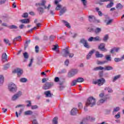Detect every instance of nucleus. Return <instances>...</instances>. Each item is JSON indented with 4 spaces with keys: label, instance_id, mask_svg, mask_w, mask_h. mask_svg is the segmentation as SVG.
<instances>
[{
    "label": "nucleus",
    "instance_id": "obj_1",
    "mask_svg": "<svg viewBox=\"0 0 124 124\" xmlns=\"http://www.w3.org/2000/svg\"><path fill=\"white\" fill-rule=\"evenodd\" d=\"M95 99L93 97H90L88 98L86 105V106H91V107H93V105H95Z\"/></svg>",
    "mask_w": 124,
    "mask_h": 124
},
{
    "label": "nucleus",
    "instance_id": "obj_2",
    "mask_svg": "<svg viewBox=\"0 0 124 124\" xmlns=\"http://www.w3.org/2000/svg\"><path fill=\"white\" fill-rule=\"evenodd\" d=\"M63 51H64V54L62 55L63 57L66 58V57L68 56L69 58H73V56H74V54L70 53L69 52V49H68V47H67L65 49H64Z\"/></svg>",
    "mask_w": 124,
    "mask_h": 124
},
{
    "label": "nucleus",
    "instance_id": "obj_3",
    "mask_svg": "<svg viewBox=\"0 0 124 124\" xmlns=\"http://www.w3.org/2000/svg\"><path fill=\"white\" fill-rule=\"evenodd\" d=\"M8 88L10 92H12V93L17 92V86L13 83H10Z\"/></svg>",
    "mask_w": 124,
    "mask_h": 124
},
{
    "label": "nucleus",
    "instance_id": "obj_4",
    "mask_svg": "<svg viewBox=\"0 0 124 124\" xmlns=\"http://www.w3.org/2000/svg\"><path fill=\"white\" fill-rule=\"evenodd\" d=\"M105 79L104 78H101L99 79H97V80L93 81V84H94V85H96L97 84L98 86H102L104 83H105Z\"/></svg>",
    "mask_w": 124,
    "mask_h": 124
},
{
    "label": "nucleus",
    "instance_id": "obj_5",
    "mask_svg": "<svg viewBox=\"0 0 124 124\" xmlns=\"http://www.w3.org/2000/svg\"><path fill=\"white\" fill-rule=\"evenodd\" d=\"M77 73H78V70L75 69H72L68 73V77L71 78V77H73V76L76 75Z\"/></svg>",
    "mask_w": 124,
    "mask_h": 124
},
{
    "label": "nucleus",
    "instance_id": "obj_6",
    "mask_svg": "<svg viewBox=\"0 0 124 124\" xmlns=\"http://www.w3.org/2000/svg\"><path fill=\"white\" fill-rule=\"evenodd\" d=\"M54 86V83L53 82H46L45 84H44L43 86V90H49V89H51L52 87Z\"/></svg>",
    "mask_w": 124,
    "mask_h": 124
},
{
    "label": "nucleus",
    "instance_id": "obj_7",
    "mask_svg": "<svg viewBox=\"0 0 124 124\" xmlns=\"http://www.w3.org/2000/svg\"><path fill=\"white\" fill-rule=\"evenodd\" d=\"M45 3H46V1L45 0H42V3H36V5H41L42 6H44L45 9H47V10H49L50 8H51V4H48V6H46L45 5Z\"/></svg>",
    "mask_w": 124,
    "mask_h": 124
},
{
    "label": "nucleus",
    "instance_id": "obj_8",
    "mask_svg": "<svg viewBox=\"0 0 124 124\" xmlns=\"http://www.w3.org/2000/svg\"><path fill=\"white\" fill-rule=\"evenodd\" d=\"M23 70L20 68L16 69L13 71V73H16L17 74V76L19 77H20V76L23 74Z\"/></svg>",
    "mask_w": 124,
    "mask_h": 124
},
{
    "label": "nucleus",
    "instance_id": "obj_9",
    "mask_svg": "<svg viewBox=\"0 0 124 124\" xmlns=\"http://www.w3.org/2000/svg\"><path fill=\"white\" fill-rule=\"evenodd\" d=\"M98 49L102 52H107L108 50L105 48V44L102 43L98 46Z\"/></svg>",
    "mask_w": 124,
    "mask_h": 124
},
{
    "label": "nucleus",
    "instance_id": "obj_10",
    "mask_svg": "<svg viewBox=\"0 0 124 124\" xmlns=\"http://www.w3.org/2000/svg\"><path fill=\"white\" fill-rule=\"evenodd\" d=\"M21 95H22V92L19 91L18 92H17V93L13 96V97H12V100H16L18 97H20Z\"/></svg>",
    "mask_w": 124,
    "mask_h": 124
},
{
    "label": "nucleus",
    "instance_id": "obj_11",
    "mask_svg": "<svg viewBox=\"0 0 124 124\" xmlns=\"http://www.w3.org/2000/svg\"><path fill=\"white\" fill-rule=\"evenodd\" d=\"M8 57L7 55L6 54V53H3L2 54V56H1V60L3 62H5L8 61Z\"/></svg>",
    "mask_w": 124,
    "mask_h": 124
},
{
    "label": "nucleus",
    "instance_id": "obj_12",
    "mask_svg": "<svg viewBox=\"0 0 124 124\" xmlns=\"http://www.w3.org/2000/svg\"><path fill=\"white\" fill-rule=\"evenodd\" d=\"M60 1H62V0H55V4H56L57 5V7L55 9L56 10H60L61 8H62V6L60 4H58L59 2H60Z\"/></svg>",
    "mask_w": 124,
    "mask_h": 124
},
{
    "label": "nucleus",
    "instance_id": "obj_13",
    "mask_svg": "<svg viewBox=\"0 0 124 124\" xmlns=\"http://www.w3.org/2000/svg\"><path fill=\"white\" fill-rule=\"evenodd\" d=\"M67 9H66V7H63L62 8H61L60 11V16H62V15H63V14H64L66 12V11Z\"/></svg>",
    "mask_w": 124,
    "mask_h": 124
},
{
    "label": "nucleus",
    "instance_id": "obj_14",
    "mask_svg": "<svg viewBox=\"0 0 124 124\" xmlns=\"http://www.w3.org/2000/svg\"><path fill=\"white\" fill-rule=\"evenodd\" d=\"M107 98H108V97H107V96H105L104 98L100 99L99 101L97 102V103L98 105H100V104H102V103H104V102H105V101L107 100Z\"/></svg>",
    "mask_w": 124,
    "mask_h": 124
},
{
    "label": "nucleus",
    "instance_id": "obj_15",
    "mask_svg": "<svg viewBox=\"0 0 124 124\" xmlns=\"http://www.w3.org/2000/svg\"><path fill=\"white\" fill-rule=\"evenodd\" d=\"M95 51V50L94 49H93L91 50L86 57L87 60H89V59H91V57H92V55H93Z\"/></svg>",
    "mask_w": 124,
    "mask_h": 124
},
{
    "label": "nucleus",
    "instance_id": "obj_16",
    "mask_svg": "<svg viewBox=\"0 0 124 124\" xmlns=\"http://www.w3.org/2000/svg\"><path fill=\"white\" fill-rule=\"evenodd\" d=\"M78 112V109L76 108H74L71 110V115L73 116H75Z\"/></svg>",
    "mask_w": 124,
    "mask_h": 124
},
{
    "label": "nucleus",
    "instance_id": "obj_17",
    "mask_svg": "<svg viewBox=\"0 0 124 124\" xmlns=\"http://www.w3.org/2000/svg\"><path fill=\"white\" fill-rule=\"evenodd\" d=\"M46 97H51L53 94L51 93V91H46L44 93Z\"/></svg>",
    "mask_w": 124,
    "mask_h": 124
},
{
    "label": "nucleus",
    "instance_id": "obj_18",
    "mask_svg": "<svg viewBox=\"0 0 124 124\" xmlns=\"http://www.w3.org/2000/svg\"><path fill=\"white\" fill-rule=\"evenodd\" d=\"M89 20L90 22H95V17L93 16H89Z\"/></svg>",
    "mask_w": 124,
    "mask_h": 124
},
{
    "label": "nucleus",
    "instance_id": "obj_19",
    "mask_svg": "<svg viewBox=\"0 0 124 124\" xmlns=\"http://www.w3.org/2000/svg\"><path fill=\"white\" fill-rule=\"evenodd\" d=\"M20 22H21V23H22V24H29V23H30V19H23L20 20Z\"/></svg>",
    "mask_w": 124,
    "mask_h": 124
},
{
    "label": "nucleus",
    "instance_id": "obj_20",
    "mask_svg": "<svg viewBox=\"0 0 124 124\" xmlns=\"http://www.w3.org/2000/svg\"><path fill=\"white\" fill-rule=\"evenodd\" d=\"M104 69V67L100 66L99 67H96L93 69V70L94 71H97V70H103Z\"/></svg>",
    "mask_w": 124,
    "mask_h": 124
},
{
    "label": "nucleus",
    "instance_id": "obj_21",
    "mask_svg": "<svg viewBox=\"0 0 124 124\" xmlns=\"http://www.w3.org/2000/svg\"><path fill=\"white\" fill-rule=\"evenodd\" d=\"M23 56L24 59H25L24 62H27V60L29 59V54H28L27 52H25L23 53Z\"/></svg>",
    "mask_w": 124,
    "mask_h": 124
},
{
    "label": "nucleus",
    "instance_id": "obj_22",
    "mask_svg": "<svg viewBox=\"0 0 124 124\" xmlns=\"http://www.w3.org/2000/svg\"><path fill=\"white\" fill-rule=\"evenodd\" d=\"M62 23H63V24H64L65 26L67 27V28H68V29H70L71 28L70 25L68 22H67V21L65 20H62Z\"/></svg>",
    "mask_w": 124,
    "mask_h": 124
},
{
    "label": "nucleus",
    "instance_id": "obj_23",
    "mask_svg": "<svg viewBox=\"0 0 124 124\" xmlns=\"http://www.w3.org/2000/svg\"><path fill=\"white\" fill-rule=\"evenodd\" d=\"M21 39H22V37L21 36H19L13 40V43L16 42V41H21Z\"/></svg>",
    "mask_w": 124,
    "mask_h": 124
},
{
    "label": "nucleus",
    "instance_id": "obj_24",
    "mask_svg": "<svg viewBox=\"0 0 124 124\" xmlns=\"http://www.w3.org/2000/svg\"><path fill=\"white\" fill-rule=\"evenodd\" d=\"M32 113L33 112H32V111L31 110H27L24 112V114L25 115V116L32 115Z\"/></svg>",
    "mask_w": 124,
    "mask_h": 124
},
{
    "label": "nucleus",
    "instance_id": "obj_25",
    "mask_svg": "<svg viewBox=\"0 0 124 124\" xmlns=\"http://www.w3.org/2000/svg\"><path fill=\"white\" fill-rule=\"evenodd\" d=\"M4 81V78L3 77V76H0V86H1L2 84H3V82Z\"/></svg>",
    "mask_w": 124,
    "mask_h": 124
},
{
    "label": "nucleus",
    "instance_id": "obj_26",
    "mask_svg": "<svg viewBox=\"0 0 124 124\" xmlns=\"http://www.w3.org/2000/svg\"><path fill=\"white\" fill-rule=\"evenodd\" d=\"M104 69L105 70H113V67L111 66H105V68H104Z\"/></svg>",
    "mask_w": 124,
    "mask_h": 124
},
{
    "label": "nucleus",
    "instance_id": "obj_27",
    "mask_svg": "<svg viewBox=\"0 0 124 124\" xmlns=\"http://www.w3.org/2000/svg\"><path fill=\"white\" fill-rule=\"evenodd\" d=\"M96 58H102L103 57V54L99 53V52L96 51L95 54Z\"/></svg>",
    "mask_w": 124,
    "mask_h": 124
},
{
    "label": "nucleus",
    "instance_id": "obj_28",
    "mask_svg": "<svg viewBox=\"0 0 124 124\" xmlns=\"http://www.w3.org/2000/svg\"><path fill=\"white\" fill-rule=\"evenodd\" d=\"M94 31L95 33H96V34H98V33H99V32H100V31H101V29H100L99 28H97Z\"/></svg>",
    "mask_w": 124,
    "mask_h": 124
},
{
    "label": "nucleus",
    "instance_id": "obj_29",
    "mask_svg": "<svg viewBox=\"0 0 124 124\" xmlns=\"http://www.w3.org/2000/svg\"><path fill=\"white\" fill-rule=\"evenodd\" d=\"M70 35H71V37L73 38H75L77 36L78 34L77 33H72L70 32Z\"/></svg>",
    "mask_w": 124,
    "mask_h": 124
},
{
    "label": "nucleus",
    "instance_id": "obj_30",
    "mask_svg": "<svg viewBox=\"0 0 124 124\" xmlns=\"http://www.w3.org/2000/svg\"><path fill=\"white\" fill-rule=\"evenodd\" d=\"M118 111H120V107H117L116 108H115L114 109H113V111L112 112V114H115V113H116V112H118Z\"/></svg>",
    "mask_w": 124,
    "mask_h": 124
},
{
    "label": "nucleus",
    "instance_id": "obj_31",
    "mask_svg": "<svg viewBox=\"0 0 124 124\" xmlns=\"http://www.w3.org/2000/svg\"><path fill=\"white\" fill-rule=\"evenodd\" d=\"M101 39H100V37L99 36H97L95 37H94L93 41H101Z\"/></svg>",
    "mask_w": 124,
    "mask_h": 124
},
{
    "label": "nucleus",
    "instance_id": "obj_32",
    "mask_svg": "<svg viewBox=\"0 0 124 124\" xmlns=\"http://www.w3.org/2000/svg\"><path fill=\"white\" fill-rule=\"evenodd\" d=\"M81 2H82L84 7L87 8V5L88 3H87V0H81Z\"/></svg>",
    "mask_w": 124,
    "mask_h": 124
},
{
    "label": "nucleus",
    "instance_id": "obj_33",
    "mask_svg": "<svg viewBox=\"0 0 124 124\" xmlns=\"http://www.w3.org/2000/svg\"><path fill=\"white\" fill-rule=\"evenodd\" d=\"M77 81L78 83H82V82H84V78H78L77 79Z\"/></svg>",
    "mask_w": 124,
    "mask_h": 124
},
{
    "label": "nucleus",
    "instance_id": "obj_34",
    "mask_svg": "<svg viewBox=\"0 0 124 124\" xmlns=\"http://www.w3.org/2000/svg\"><path fill=\"white\" fill-rule=\"evenodd\" d=\"M113 5H114V3L113 2H111L109 3V4H108L106 6V7H107V8H111V7H112V6H113Z\"/></svg>",
    "mask_w": 124,
    "mask_h": 124
},
{
    "label": "nucleus",
    "instance_id": "obj_35",
    "mask_svg": "<svg viewBox=\"0 0 124 124\" xmlns=\"http://www.w3.org/2000/svg\"><path fill=\"white\" fill-rule=\"evenodd\" d=\"M37 10L38 11L40 12V14H43L44 12V10L41 7L38 8Z\"/></svg>",
    "mask_w": 124,
    "mask_h": 124
},
{
    "label": "nucleus",
    "instance_id": "obj_36",
    "mask_svg": "<svg viewBox=\"0 0 124 124\" xmlns=\"http://www.w3.org/2000/svg\"><path fill=\"white\" fill-rule=\"evenodd\" d=\"M83 46H84L85 48H87V49H90V48H91V46L89 45V43H88V42L85 43L83 45Z\"/></svg>",
    "mask_w": 124,
    "mask_h": 124
},
{
    "label": "nucleus",
    "instance_id": "obj_37",
    "mask_svg": "<svg viewBox=\"0 0 124 124\" xmlns=\"http://www.w3.org/2000/svg\"><path fill=\"white\" fill-rule=\"evenodd\" d=\"M28 81V79H27L26 78H22L20 79V82L21 83H26Z\"/></svg>",
    "mask_w": 124,
    "mask_h": 124
},
{
    "label": "nucleus",
    "instance_id": "obj_38",
    "mask_svg": "<svg viewBox=\"0 0 124 124\" xmlns=\"http://www.w3.org/2000/svg\"><path fill=\"white\" fill-rule=\"evenodd\" d=\"M52 123L53 124H58V117H55L53 119Z\"/></svg>",
    "mask_w": 124,
    "mask_h": 124
},
{
    "label": "nucleus",
    "instance_id": "obj_39",
    "mask_svg": "<svg viewBox=\"0 0 124 124\" xmlns=\"http://www.w3.org/2000/svg\"><path fill=\"white\" fill-rule=\"evenodd\" d=\"M123 5H122V4H121V3H118L116 5V8L117 9H122V8H123Z\"/></svg>",
    "mask_w": 124,
    "mask_h": 124
},
{
    "label": "nucleus",
    "instance_id": "obj_40",
    "mask_svg": "<svg viewBox=\"0 0 124 124\" xmlns=\"http://www.w3.org/2000/svg\"><path fill=\"white\" fill-rule=\"evenodd\" d=\"M78 81L77 80H74L72 81V82L71 83V86H75V85H76V84H77Z\"/></svg>",
    "mask_w": 124,
    "mask_h": 124
},
{
    "label": "nucleus",
    "instance_id": "obj_41",
    "mask_svg": "<svg viewBox=\"0 0 124 124\" xmlns=\"http://www.w3.org/2000/svg\"><path fill=\"white\" fill-rule=\"evenodd\" d=\"M107 1H110V0H100L99 2V4H100V5H102V3L101 2H105Z\"/></svg>",
    "mask_w": 124,
    "mask_h": 124
},
{
    "label": "nucleus",
    "instance_id": "obj_42",
    "mask_svg": "<svg viewBox=\"0 0 124 124\" xmlns=\"http://www.w3.org/2000/svg\"><path fill=\"white\" fill-rule=\"evenodd\" d=\"M87 120H90V121H91V122H93V121H94L95 118L91 116H88V117H87Z\"/></svg>",
    "mask_w": 124,
    "mask_h": 124
},
{
    "label": "nucleus",
    "instance_id": "obj_43",
    "mask_svg": "<svg viewBox=\"0 0 124 124\" xmlns=\"http://www.w3.org/2000/svg\"><path fill=\"white\" fill-rule=\"evenodd\" d=\"M107 62V61H98L97 62V64H104V63H106Z\"/></svg>",
    "mask_w": 124,
    "mask_h": 124
},
{
    "label": "nucleus",
    "instance_id": "obj_44",
    "mask_svg": "<svg viewBox=\"0 0 124 124\" xmlns=\"http://www.w3.org/2000/svg\"><path fill=\"white\" fill-rule=\"evenodd\" d=\"M120 77H121V76L120 75L114 77L113 79V82L116 81L118 79H119V78H120Z\"/></svg>",
    "mask_w": 124,
    "mask_h": 124
},
{
    "label": "nucleus",
    "instance_id": "obj_45",
    "mask_svg": "<svg viewBox=\"0 0 124 124\" xmlns=\"http://www.w3.org/2000/svg\"><path fill=\"white\" fill-rule=\"evenodd\" d=\"M26 103H28V104L27 105V107H31V102L30 100L26 101Z\"/></svg>",
    "mask_w": 124,
    "mask_h": 124
},
{
    "label": "nucleus",
    "instance_id": "obj_46",
    "mask_svg": "<svg viewBox=\"0 0 124 124\" xmlns=\"http://www.w3.org/2000/svg\"><path fill=\"white\" fill-rule=\"evenodd\" d=\"M105 90L108 91V93H112L113 92V90H112V89L111 88H108V87H106L105 88Z\"/></svg>",
    "mask_w": 124,
    "mask_h": 124
},
{
    "label": "nucleus",
    "instance_id": "obj_47",
    "mask_svg": "<svg viewBox=\"0 0 124 124\" xmlns=\"http://www.w3.org/2000/svg\"><path fill=\"white\" fill-rule=\"evenodd\" d=\"M106 59L107 61H109V62H111V55H106Z\"/></svg>",
    "mask_w": 124,
    "mask_h": 124
},
{
    "label": "nucleus",
    "instance_id": "obj_48",
    "mask_svg": "<svg viewBox=\"0 0 124 124\" xmlns=\"http://www.w3.org/2000/svg\"><path fill=\"white\" fill-rule=\"evenodd\" d=\"M80 42L84 45L86 42H87V40H85V39H81Z\"/></svg>",
    "mask_w": 124,
    "mask_h": 124
},
{
    "label": "nucleus",
    "instance_id": "obj_49",
    "mask_svg": "<svg viewBox=\"0 0 124 124\" xmlns=\"http://www.w3.org/2000/svg\"><path fill=\"white\" fill-rule=\"evenodd\" d=\"M4 42H5L6 44H9V46H10L11 44L9 43V40L4 39Z\"/></svg>",
    "mask_w": 124,
    "mask_h": 124
},
{
    "label": "nucleus",
    "instance_id": "obj_50",
    "mask_svg": "<svg viewBox=\"0 0 124 124\" xmlns=\"http://www.w3.org/2000/svg\"><path fill=\"white\" fill-rule=\"evenodd\" d=\"M30 42H31V40H30L26 42L25 44V49H26L27 47H28V44H30Z\"/></svg>",
    "mask_w": 124,
    "mask_h": 124
},
{
    "label": "nucleus",
    "instance_id": "obj_51",
    "mask_svg": "<svg viewBox=\"0 0 124 124\" xmlns=\"http://www.w3.org/2000/svg\"><path fill=\"white\" fill-rule=\"evenodd\" d=\"M115 118L116 119H120L121 118V113L118 112L117 115L115 116Z\"/></svg>",
    "mask_w": 124,
    "mask_h": 124
},
{
    "label": "nucleus",
    "instance_id": "obj_52",
    "mask_svg": "<svg viewBox=\"0 0 124 124\" xmlns=\"http://www.w3.org/2000/svg\"><path fill=\"white\" fill-rule=\"evenodd\" d=\"M32 62H33V58H31V61H30V63L28 65V66L29 67H31V66L32 64Z\"/></svg>",
    "mask_w": 124,
    "mask_h": 124
},
{
    "label": "nucleus",
    "instance_id": "obj_53",
    "mask_svg": "<svg viewBox=\"0 0 124 124\" xmlns=\"http://www.w3.org/2000/svg\"><path fill=\"white\" fill-rule=\"evenodd\" d=\"M114 61L115 62H121L122 60L121 58H114Z\"/></svg>",
    "mask_w": 124,
    "mask_h": 124
},
{
    "label": "nucleus",
    "instance_id": "obj_54",
    "mask_svg": "<svg viewBox=\"0 0 124 124\" xmlns=\"http://www.w3.org/2000/svg\"><path fill=\"white\" fill-rule=\"evenodd\" d=\"M108 38H109V37L108 36V35H106L104 38H103V41H107L108 40Z\"/></svg>",
    "mask_w": 124,
    "mask_h": 124
},
{
    "label": "nucleus",
    "instance_id": "obj_55",
    "mask_svg": "<svg viewBox=\"0 0 124 124\" xmlns=\"http://www.w3.org/2000/svg\"><path fill=\"white\" fill-rule=\"evenodd\" d=\"M9 28L11 29H17L18 27L15 25H11L9 26Z\"/></svg>",
    "mask_w": 124,
    "mask_h": 124
},
{
    "label": "nucleus",
    "instance_id": "obj_56",
    "mask_svg": "<svg viewBox=\"0 0 124 124\" xmlns=\"http://www.w3.org/2000/svg\"><path fill=\"white\" fill-rule=\"evenodd\" d=\"M10 64H7L6 65H5L4 66V69H5V70H6V69H8V68H9V66H10Z\"/></svg>",
    "mask_w": 124,
    "mask_h": 124
},
{
    "label": "nucleus",
    "instance_id": "obj_57",
    "mask_svg": "<svg viewBox=\"0 0 124 124\" xmlns=\"http://www.w3.org/2000/svg\"><path fill=\"white\" fill-rule=\"evenodd\" d=\"M35 49L36 53H38V52H39V47L38 46H36Z\"/></svg>",
    "mask_w": 124,
    "mask_h": 124
},
{
    "label": "nucleus",
    "instance_id": "obj_58",
    "mask_svg": "<svg viewBox=\"0 0 124 124\" xmlns=\"http://www.w3.org/2000/svg\"><path fill=\"white\" fill-rule=\"evenodd\" d=\"M28 16H29V14L27 13H25L22 15L23 18H27Z\"/></svg>",
    "mask_w": 124,
    "mask_h": 124
},
{
    "label": "nucleus",
    "instance_id": "obj_59",
    "mask_svg": "<svg viewBox=\"0 0 124 124\" xmlns=\"http://www.w3.org/2000/svg\"><path fill=\"white\" fill-rule=\"evenodd\" d=\"M64 64L65 65H66L67 66V65H68V64H69V60L67 59L64 62Z\"/></svg>",
    "mask_w": 124,
    "mask_h": 124
},
{
    "label": "nucleus",
    "instance_id": "obj_60",
    "mask_svg": "<svg viewBox=\"0 0 124 124\" xmlns=\"http://www.w3.org/2000/svg\"><path fill=\"white\" fill-rule=\"evenodd\" d=\"M99 96L100 97H101V98H104L105 96H106L107 97H108V96H104V93H101L99 94Z\"/></svg>",
    "mask_w": 124,
    "mask_h": 124
},
{
    "label": "nucleus",
    "instance_id": "obj_61",
    "mask_svg": "<svg viewBox=\"0 0 124 124\" xmlns=\"http://www.w3.org/2000/svg\"><path fill=\"white\" fill-rule=\"evenodd\" d=\"M78 107L79 109H82L83 108V105H82V103H79L78 104Z\"/></svg>",
    "mask_w": 124,
    "mask_h": 124
},
{
    "label": "nucleus",
    "instance_id": "obj_62",
    "mask_svg": "<svg viewBox=\"0 0 124 124\" xmlns=\"http://www.w3.org/2000/svg\"><path fill=\"white\" fill-rule=\"evenodd\" d=\"M112 22H113V19H110L107 22V25H110L112 23Z\"/></svg>",
    "mask_w": 124,
    "mask_h": 124
},
{
    "label": "nucleus",
    "instance_id": "obj_63",
    "mask_svg": "<svg viewBox=\"0 0 124 124\" xmlns=\"http://www.w3.org/2000/svg\"><path fill=\"white\" fill-rule=\"evenodd\" d=\"M88 31H89L90 32H93V29L92 28H89L87 29Z\"/></svg>",
    "mask_w": 124,
    "mask_h": 124
},
{
    "label": "nucleus",
    "instance_id": "obj_64",
    "mask_svg": "<svg viewBox=\"0 0 124 124\" xmlns=\"http://www.w3.org/2000/svg\"><path fill=\"white\" fill-rule=\"evenodd\" d=\"M31 108L32 110H34V109H37L38 107L36 105L35 106H31Z\"/></svg>",
    "mask_w": 124,
    "mask_h": 124
}]
</instances>
